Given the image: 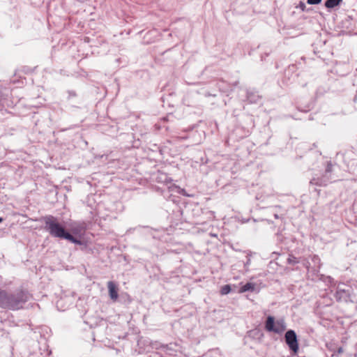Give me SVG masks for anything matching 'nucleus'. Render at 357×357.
Here are the masks:
<instances>
[{"instance_id":"obj_7","label":"nucleus","mask_w":357,"mask_h":357,"mask_svg":"<svg viewBox=\"0 0 357 357\" xmlns=\"http://www.w3.org/2000/svg\"><path fill=\"white\" fill-rule=\"evenodd\" d=\"M247 99L250 103H257L261 99V96L258 94V92L257 91H248Z\"/></svg>"},{"instance_id":"obj_4","label":"nucleus","mask_w":357,"mask_h":357,"mask_svg":"<svg viewBox=\"0 0 357 357\" xmlns=\"http://www.w3.org/2000/svg\"><path fill=\"white\" fill-rule=\"evenodd\" d=\"M284 339L289 349L294 354H297L298 351V342L295 331L291 329L288 330L284 335Z\"/></svg>"},{"instance_id":"obj_20","label":"nucleus","mask_w":357,"mask_h":357,"mask_svg":"<svg viewBox=\"0 0 357 357\" xmlns=\"http://www.w3.org/2000/svg\"><path fill=\"white\" fill-rule=\"evenodd\" d=\"M3 219L2 218H0V223L2 222Z\"/></svg>"},{"instance_id":"obj_9","label":"nucleus","mask_w":357,"mask_h":357,"mask_svg":"<svg viewBox=\"0 0 357 357\" xmlns=\"http://www.w3.org/2000/svg\"><path fill=\"white\" fill-rule=\"evenodd\" d=\"M285 329L286 324L283 319H279L275 322L274 333L280 334L284 331Z\"/></svg>"},{"instance_id":"obj_14","label":"nucleus","mask_w":357,"mask_h":357,"mask_svg":"<svg viewBox=\"0 0 357 357\" xmlns=\"http://www.w3.org/2000/svg\"><path fill=\"white\" fill-rule=\"evenodd\" d=\"M287 263L289 264L294 265V264H296L298 263V260L294 256L289 255L288 259H287Z\"/></svg>"},{"instance_id":"obj_15","label":"nucleus","mask_w":357,"mask_h":357,"mask_svg":"<svg viewBox=\"0 0 357 357\" xmlns=\"http://www.w3.org/2000/svg\"><path fill=\"white\" fill-rule=\"evenodd\" d=\"M321 2V0H307V3L310 5H317Z\"/></svg>"},{"instance_id":"obj_3","label":"nucleus","mask_w":357,"mask_h":357,"mask_svg":"<svg viewBox=\"0 0 357 357\" xmlns=\"http://www.w3.org/2000/svg\"><path fill=\"white\" fill-rule=\"evenodd\" d=\"M332 172V164L331 162H328L327 166L325 170V174L322 177H313L310 181V185H314L317 186H326L330 182L329 174Z\"/></svg>"},{"instance_id":"obj_10","label":"nucleus","mask_w":357,"mask_h":357,"mask_svg":"<svg viewBox=\"0 0 357 357\" xmlns=\"http://www.w3.org/2000/svg\"><path fill=\"white\" fill-rule=\"evenodd\" d=\"M255 289V284L251 282H248L241 287L240 292L254 291Z\"/></svg>"},{"instance_id":"obj_1","label":"nucleus","mask_w":357,"mask_h":357,"mask_svg":"<svg viewBox=\"0 0 357 357\" xmlns=\"http://www.w3.org/2000/svg\"><path fill=\"white\" fill-rule=\"evenodd\" d=\"M31 294L27 290L19 289L13 292L0 290V307L11 310H17L30 299Z\"/></svg>"},{"instance_id":"obj_12","label":"nucleus","mask_w":357,"mask_h":357,"mask_svg":"<svg viewBox=\"0 0 357 357\" xmlns=\"http://www.w3.org/2000/svg\"><path fill=\"white\" fill-rule=\"evenodd\" d=\"M66 240L69 241L71 243H73L77 245H82V241L77 239V238L74 237L70 233L68 236Z\"/></svg>"},{"instance_id":"obj_11","label":"nucleus","mask_w":357,"mask_h":357,"mask_svg":"<svg viewBox=\"0 0 357 357\" xmlns=\"http://www.w3.org/2000/svg\"><path fill=\"white\" fill-rule=\"evenodd\" d=\"M342 0H326L325 1V6L327 8H333L340 4Z\"/></svg>"},{"instance_id":"obj_8","label":"nucleus","mask_w":357,"mask_h":357,"mask_svg":"<svg viewBox=\"0 0 357 357\" xmlns=\"http://www.w3.org/2000/svg\"><path fill=\"white\" fill-rule=\"evenodd\" d=\"M275 319L272 316H268L265 323V328L269 332H274L275 330Z\"/></svg>"},{"instance_id":"obj_5","label":"nucleus","mask_w":357,"mask_h":357,"mask_svg":"<svg viewBox=\"0 0 357 357\" xmlns=\"http://www.w3.org/2000/svg\"><path fill=\"white\" fill-rule=\"evenodd\" d=\"M351 288L345 287L344 284H339L337 287L334 296L338 302H347L349 299Z\"/></svg>"},{"instance_id":"obj_2","label":"nucleus","mask_w":357,"mask_h":357,"mask_svg":"<svg viewBox=\"0 0 357 357\" xmlns=\"http://www.w3.org/2000/svg\"><path fill=\"white\" fill-rule=\"evenodd\" d=\"M45 223L44 229L49 234L53 237L59 239H66L70 232L64 225L59 222L57 218L49 215L43 218Z\"/></svg>"},{"instance_id":"obj_18","label":"nucleus","mask_w":357,"mask_h":357,"mask_svg":"<svg viewBox=\"0 0 357 357\" xmlns=\"http://www.w3.org/2000/svg\"><path fill=\"white\" fill-rule=\"evenodd\" d=\"M342 353H343V348H342V347H339V348L337 349V354H342Z\"/></svg>"},{"instance_id":"obj_13","label":"nucleus","mask_w":357,"mask_h":357,"mask_svg":"<svg viewBox=\"0 0 357 357\" xmlns=\"http://www.w3.org/2000/svg\"><path fill=\"white\" fill-rule=\"evenodd\" d=\"M231 290V288L230 285L226 284V285H224L221 288L220 293L222 295H226V294H228L229 293H230Z\"/></svg>"},{"instance_id":"obj_17","label":"nucleus","mask_w":357,"mask_h":357,"mask_svg":"<svg viewBox=\"0 0 357 357\" xmlns=\"http://www.w3.org/2000/svg\"><path fill=\"white\" fill-rule=\"evenodd\" d=\"M246 258H247V261L245 262V266H248L250 264V258L248 255L246 256Z\"/></svg>"},{"instance_id":"obj_16","label":"nucleus","mask_w":357,"mask_h":357,"mask_svg":"<svg viewBox=\"0 0 357 357\" xmlns=\"http://www.w3.org/2000/svg\"><path fill=\"white\" fill-rule=\"evenodd\" d=\"M296 8H298L302 11H304L305 10V8H306V6H305V3H303V1H300L298 6H296Z\"/></svg>"},{"instance_id":"obj_19","label":"nucleus","mask_w":357,"mask_h":357,"mask_svg":"<svg viewBox=\"0 0 357 357\" xmlns=\"http://www.w3.org/2000/svg\"><path fill=\"white\" fill-rule=\"evenodd\" d=\"M274 216H275V218H276V219H278L279 218L277 214H275Z\"/></svg>"},{"instance_id":"obj_6","label":"nucleus","mask_w":357,"mask_h":357,"mask_svg":"<svg viewBox=\"0 0 357 357\" xmlns=\"http://www.w3.org/2000/svg\"><path fill=\"white\" fill-rule=\"evenodd\" d=\"M107 288L110 298L112 301H116L119 297V294L118 288L116 284L113 281H109L107 282Z\"/></svg>"}]
</instances>
